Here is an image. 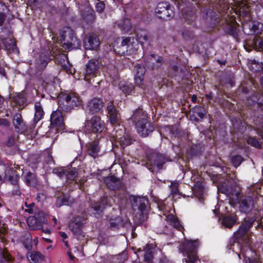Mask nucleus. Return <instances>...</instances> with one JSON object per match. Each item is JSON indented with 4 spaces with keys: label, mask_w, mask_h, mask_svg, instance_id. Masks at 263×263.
<instances>
[{
    "label": "nucleus",
    "mask_w": 263,
    "mask_h": 263,
    "mask_svg": "<svg viewBox=\"0 0 263 263\" xmlns=\"http://www.w3.org/2000/svg\"><path fill=\"white\" fill-rule=\"evenodd\" d=\"M117 257V259L119 260V262L122 263L128 258L127 252L126 251L122 252L121 254L118 255Z\"/></svg>",
    "instance_id": "obj_50"
},
{
    "label": "nucleus",
    "mask_w": 263,
    "mask_h": 263,
    "mask_svg": "<svg viewBox=\"0 0 263 263\" xmlns=\"http://www.w3.org/2000/svg\"><path fill=\"white\" fill-rule=\"evenodd\" d=\"M60 235L63 239H66L67 237V234L65 232H60Z\"/></svg>",
    "instance_id": "obj_59"
},
{
    "label": "nucleus",
    "mask_w": 263,
    "mask_h": 263,
    "mask_svg": "<svg viewBox=\"0 0 263 263\" xmlns=\"http://www.w3.org/2000/svg\"><path fill=\"white\" fill-rule=\"evenodd\" d=\"M200 245L198 239L186 240L185 242L179 247L181 252L186 255L187 259H183V261L186 263H194L197 259V250Z\"/></svg>",
    "instance_id": "obj_6"
},
{
    "label": "nucleus",
    "mask_w": 263,
    "mask_h": 263,
    "mask_svg": "<svg viewBox=\"0 0 263 263\" xmlns=\"http://www.w3.org/2000/svg\"><path fill=\"white\" fill-rule=\"evenodd\" d=\"M14 140L13 137H10L7 142V145L9 146L12 145L14 143Z\"/></svg>",
    "instance_id": "obj_57"
},
{
    "label": "nucleus",
    "mask_w": 263,
    "mask_h": 263,
    "mask_svg": "<svg viewBox=\"0 0 263 263\" xmlns=\"http://www.w3.org/2000/svg\"><path fill=\"white\" fill-rule=\"evenodd\" d=\"M103 105L104 102L101 99L93 98L88 102L87 108L91 113H96L102 109Z\"/></svg>",
    "instance_id": "obj_19"
},
{
    "label": "nucleus",
    "mask_w": 263,
    "mask_h": 263,
    "mask_svg": "<svg viewBox=\"0 0 263 263\" xmlns=\"http://www.w3.org/2000/svg\"><path fill=\"white\" fill-rule=\"evenodd\" d=\"M234 10H230L231 14L234 13L239 17V21L242 25L243 32L248 35H253L251 45L252 47L259 51H263V35H261L263 29V24L258 21H251L250 8L246 5V3H240L239 6L234 8ZM226 18L227 32L236 37L238 35V29L237 26L238 24L236 21V17L234 15L229 16Z\"/></svg>",
    "instance_id": "obj_1"
},
{
    "label": "nucleus",
    "mask_w": 263,
    "mask_h": 263,
    "mask_svg": "<svg viewBox=\"0 0 263 263\" xmlns=\"http://www.w3.org/2000/svg\"><path fill=\"white\" fill-rule=\"evenodd\" d=\"M221 203H222V201H220V202H218L217 204L215 206V208L214 210H213V213L217 215L219 210V208L221 205L220 204Z\"/></svg>",
    "instance_id": "obj_55"
},
{
    "label": "nucleus",
    "mask_w": 263,
    "mask_h": 263,
    "mask_svg": "<svg viewBox=\"0 0 263 263\" xmlns=\"http://www.w3.org/2000/svg\"><path fill=\"white\" fill-rule=\"evenodd\" d=\"M120 218H117L115 219V222L110 221V227L112 228L118 227L119 226Z\"/></svg>",
    "instance_id": "obj_54"
},
{
    "label": "nucleus",
    "mask_w": 263,
    "mask_h": 263,
    "mask_svg": "<svg viewBox=\"0 0 263 263\" xmlns=\"http://www.w3.org/2000/svg\"><path fill=\"white\" fill-rule=\"evenodd\" d=\"M11 257L7 253H0V263H2L3 261H9Z\"/></svg>",
    "instance_id": "obj_51"
},
{
    "label": "nucleus",
    "mask_w": 263,
    "mask_h": 263,
    "mask_svg": "<svg viewBox=\"0 0 263 263\" xmlns=\"http://www.w3.org/2000/svg\"><path fill=\"white\" fill-rule=\"evenodd\" d=\"M4 175H0V183H2L4 182L5 178L6 177V174L5 173H4Z\"/></svg>",
    "instance_id": "obj_58"
},
{
    "label": "nucleus",
    "mask_w": 263,
    "mask_h": 263,
    "mask_svg": "<svg viewBox=\"0 0 263 263\" xmlns=\"http://www.w3.org/2000/svg\"><path fill=\"white\" fill-rule=\"evenodd\" d=\"M237 220L235 215L224 216L221 219V224L226 228H231L236 222Z\"/></svg>",
    "instance_id": "obj_27"
},
{
    "label": "nucleus",
    "mask_w": 263,
    "mask_h": 263,
    "mask_svg": "<svg viewBox=\"0 0 263 263\" xmlns=\"http://www.w3.org/2000/svg\"><path fill=\"white\" fill-rule=\"evenodd\" d=\"M12 184L15 185L17 183V177H15V179L14 180L12 181Z\"/></svg>",
    "instance_id": "obj_63"
},
{
    "label": "nucleus",
    "mask_w": 263,
    "mask_h": 263,
    "mask_svg": "<svg viewBox=\"0 0 263 263\" xmlns=\"http://www.w3.org/2000/svg\"><path fill=\"white\" fill-rule=\"evenodd\" d=\"M92 208L95 211L93 213L95 216L98 217L101 214L103 209V206L100 203H97L96 205H94Z\"/></svg>",
    "instance_id": "obj_47"
},
{
    "label": "nucleus",
    "mask_w": 263,
    "mask_h": 263,
    "mask_svg": "<svg viewBox=\"0 0 263 263\" xmlns=\"http://www.w3.org/2000/svg\"><path fill=\"white\" fill-rule=\"evenodd\" d=\"M24 181L29 186H34L36 183V179L33 173L28 172L27 174L24 173Z\"/></svg>",
    "instance_id": "obj_37"
},
{
    "label": "nucleus",
    "mask_w": 263,
    "mask_h": 263,
    "mask_svg": "<svg viewBox=\"0 0 263 263\" xmlns=\"http://www.w3.org/2000/svg\"><path fill=\"white\" fill-rule=\"evenodd\" d=\"M104 128V123L98 116H93L90 120H86L84 126V132L87 133L100 134Z\"/></svg>",
    "instance_id": "obj_10"
},
{
    "label": "nucleus",
    "mask_w": 263,
    "mask_h": 263,
    "mask_svg": "<svg viewBox=\"0 0 263 263\" xmlns=\"http://www.w3.org/2000/svg\"><path fill=\"white\" fill-rule=\"evenodd\" d=\"M248 65L250 70L253 72H257L263 71V63H259L255 60H250L248 61Z\"/></svg>",
    "instance_id": "obj_33"
},
{
    "label": "nucleus",
    "mask_w": 263,
    "mask_h": 263,
    "mask_svg": "<svg viewBox=\"0 0 263 263\" xmlns=\"http://www.w3.org/2000/svg\"><path fill=\"white\" fill-rule=\"evenodd\" d=\"M254 200L252 197L249 196L243 199L239 205V210L241 212H250L254 207Z\"/></svg>",
    "instance_id": "obj_20"
},
{
    "label": "nucleus",
    "mask_w": 263,
    "mask_h": 263,
    "mask_svg": "<svg viewBox=\"0 0 263 263\" xmlns=\"http://www.w3.org/2000/svg\"><path fill=\"white\" fill-rule=\"evenodd\" d=\"M149 62L153 64V68L159 66V64L161 62V58L160 57L152 54L150 55Z\"/></svg>",
    "instance_id": "obj_43"
},
{
    "label": "nucleus",
    "mask_w": 263,
    "mask_h": 263,
    "mask_svg": "<svg viewBox=\"0 0 263 263\" xmlns=\"http://www.w3.org/2000/svg\"><path fill=\"white\" fill-rule=\"evenodd\" d=\"M42 231L46 234H49V233H50V232H51L50 230L48 228H46L45 229H43Z\"/></svg>",
    "instance_id": "obj_60"
},
{
    "label": "nucleus",
    "mask_w": 263,
    "mask_h": 263,
    "mask_svg": "<svg viewBox=\"0 0 263 263\" xmlns=\"http://www.w3.org/2000/svg\"><path fill=\"white\" fill-rule=\"evenodd\" d=\"M193 112L194 113L193 116L197 115L200 118L202 119L205 114V110L202 107L196 106L193 108Z\"/></svg>",
    "instance_id": "obj_41"
},
{
    "label": "nucleus",
    "mask_w": 263,
    "mask_h": 263,
    "mask_svg": "<svg viewBox=\"0 0 263 263\" xmlns=\"http://www.w3.org/2000/svg\"><path fill=\"white\" fill-rule=\"evenodd\" d=\"M99 68V63L97 60H89L86 65V72L84 79L88 83H91V79L97 76Z\"/></svg>",
    "instance_id": "obj_12"
},
{
    "label": "nucleus",
    "mask_w": 263,
    "mask_h": 263,
    "mask_svg": "<svg viewBox=\"0 0 263 263\" xmlns=\"http://www.w3.org/2000/svg\"><path fill=\"white\" fill-rule=\"evenodd\" d=\"M63 45L68 50L78 49L80 46V41L76 37L73 31L68 27L63 28L60 32Z\"/></svg>",
    "instance_id": "obj_7"
},
{
    "label": "nucleus",
    "mask_w": 263,
    "mask_h": 263,
    "mask_svg": "<svg viewBox=\"0 0 263 263\" xmlns=\"http://www.w3.org/2000/svg\"><path fill=\"white\" fill-rule=\"evenodd\" d=\"M255 220V218L245 219V222L234 233V242L230 248L236 253L239 259L243 257L244 263H261L257 257H254L256 254L248 247L250 239L249 230Z\"/></svg>",
    "instance_id": "obj_2"
},
{
    "label": "nucleus",
    "mask_w": 263,
    "mask_h": 263,
    "mask_svg": "<svg viewBox=\"0 0 263 263\" xmlns=\"http://www.w3.org/2000/svg\"><path fill=\"white\" fill-rule=\"evenodd\" d=\"M247 141L249 144L256 148H260L261 146V144L255 138H249Z\"/></svg>",
    "instance_id": "obj_48"
},
{
    "label": "nucleus",
    "mask_w": 263,
    "mask_h": 263,
    "mask_svg": "<svg viewBox=\"0 0 263 263\" xmlns=\"http://www.w3.org/2000/svg\"><path fill=\"white\" fill-rule=\"evenodd\" d=\"M132 118L135 122L137 132L140 136L146 137L154 130V126L148 120L146 112L142 109L136 110Z\"/></svg>",
    "instance_id": "obj_3"
},
{
    "label": "nucleus",
    "mask_w": 263,
    "mask_h": 263,
    "mask_svg": "<svg viewBox=\"0 0 263 263\" xmlns=\"http://www.w3.org/2000/svg\"><path fill=\"white\" fill-rule=\"evenodd\" d=\"M60 107L65 111L80 104L78 96L73 92H64L58 97Z\"/></svg>",
    "instance_id": "obj_8"
},
{
    "label": "nucleus",
    "mask_w": 263,
    "mask_h": 263,
    "mask_svg": "<svg viewBox=\"0 0 263 263\" xmlns=\"http://www.w3.org/2000/svg\"><path fill=\"white\" fill-rule=\"evenodd\" d=\"M217 191L224 194L229 198L230 201L234 203L238 200L239 192L236 188L233 189L232 187H226L224 184H221L217 186Z\"/></svg>",
    "instance_id": "obj_16"
},
{
    "label": "nucleus",
    "mask_w": 263,
    "mask_h": 263,
    "mask_svg": "<svg viewBox=\"0 0 263 263\" xmlns=\"http://www.w3.org/2000/svg\"><path fill=\"white\" fill-rule=\"evenodd\" d=\"M163 215L165 216L166 220L174 228L181 231L183 229V227L181 226L178 219L173 214L166 215V213H164Z\"/></svg>",
    "instance_id": "obj_29"
},
{
    "label": "nucleus",
    "mask_w": 263,
    "mask_h": 263,
    "mask_svg": "<svg viewBox=\"0 0 263 263\" xmlns=\"http://www.w3.org/2000/svg\"><path fill=\"white\" fill-rule=\"evenodd\" d=\"M152 158L154 159V161L152 162L149 161L151 165L154 166H157L158 168H161L163 164L165 163V160L163 156L162 155H153Z\"/></svg>",
    "instance_id": "obj_34"
},
{
    "label": "nucleus",
    "mask_w": 263,
    "mask_h": 263,
    "mask_svg": "<svg viewBox=\"0 0 263 263\" xmlns=\"http://www.w3.org/2000/svg\"><path fill=\"white\" fill-rule=\"evenodd\" d=\"M82 16L87 23H91L95 18L93 11L89 7H86V10L82 13Z\"/></svg>",
    "instance_id": "obj_36"
},
{
    "label": "nucleus",
    "mask_w": 263,
    "mask_h": 263,
    "mask_svg": "<svg viewBox=\"0 0 263 263\" xmlns=\"http://www.w3.org/2000/svg\"><path fill=\"white\" fill-rule=\"evenodd\" d=\"M135 82L137 85L143 88L144 86V74L145 69L143 65H137L135 67Z\"/></svg>",
    "instance_id": "obj_17"
},
{
    "label": "nucleus",
    "mask_w": 263,
    "mask_h": 263,
    "mask_svg": "<svg viewBox=\"0 0 263 263\" xmlns=\"http://www.w3.org/2000/svg\"><path fill=\"white\" fill-rule=\"evenodd\" d=\"M105 8V5L102 2H98L96 5V9L97 11L101 12Z\"/></svg>",
    "instance_id": "obj_53"
},
{
    "label": "nucleus",
    "mask_w": 263,
    "mask_h": 263,
    "mask_svg": "<svg viewBox=\"0 0 263 263\" xmlns=\"http://www.w3.org/2000/svg\"><path fill=\"white\" fill-rule=\"evenodd\" d=\"M171 186L172 188L171 194L173 195V198L179 195L178 191V183L177 182H172Z\"/></svg>",
    "instance_id": "obj_46"
},
{
    "label": "nucleus",
    "mask_w": 263,
    "mask_h": 263,
    "mask_svg": "<svg viewBox=\"0 0 263 263\" xmlns=\"http://www.w3.org/2000/svg\"><path fill=\"white\" fill-rule=\"evenodd\" d=\"M100 151V146L98 141H93L89 143L88 153V154L93 158H96L99 156Z\"/></svg>",
    "instance_id": "obj_30"
},
{
    "label": "nucleus",
    "mask_w": 263,
    "mask_h": 263,
    "mask_svg": "<svg viewBox=\"0 0 263 263\" xmlns=\"http://www.w3.org/2000/svg\"><path fill=\"white\" fill-rule=\"evenodd\" d=\"M28 259L32 263H36L44 259V256L39 252H31L27 255Z\"/></svg>",
    "instance_id": "obj_35"
},
{
    "label": "nucleus",
    "mask_w": 263,
    "mask_h": 263,
    "mask_svg": "<svg viewBox=\"0 0 263 263\" xmlns=\"http://www.w3.org/2000/svg\"><path fill=\"white\" fill-rule=\"evenodd\" d=\"M6 10V6L3 3L0 2V25H1L4 22L5 17V13Z\"/></svg>",
    "instance_id": "obj_45"
},
{
    "label": "nucleus",
    "mask_w": 263,
    "mask_h": 263,
    "mask_svg": "<svg viewBox=\"0 0 263 263\" xmlns=\"http://www.w3.org/2000/svg\"><path fill=\"white\" fill-rule=\"evenodd\" d=\"M70 197L63 198L61 200L58 199L56 201V205L60 206L62 205H69V200Z\"/></svg>",
    "instance_id": "obj_49"
},
{
    "label": "nucleus",
    "mask_w": 263,
    "mask_h": 263,
    "mask_svg": "<svg viewBox=\"0 0 263 263\" xmlns=\"http://www.w3.org/2000/svg\"><path fill=\"white\" fill-rule=\"evenodd\" d=\"M197 97L196 96L194 95L192 97V100L193 102H195L196 100Z\"/></svg>",
    "instance_id": "obj_61"
},
{
    "label": "nucleus",
    "mask_w": 263,
    "mask_h": 263,
    "mask_svg": "<svg viewBox=\"0 0 263 263\" xmlns=\"http://www.w3.org/2000/svg\"><path fill=\"white\" fill-rule=\"evenodd\" d=\"M254 102H256L258 104H261L262 103L259 101V99L253 100Z\"/></svg>",
    "instance_id": "obj_64"
},
{
    "label": "nucleus",
    "mask_w": 263,
    "mask_h": 263,
    "mask_svg": "<svg viewBox=\"0 0 263 263\" xmlns=\"http://www.w3.org/2000/svg\"><path fill=\"white\" fill-rule=\"evenodd\" d=\"M119 26L121 29L128 31L130 29L132 24L128 18H125L123 19L122 22L119 24Z\"/></svg>",
    "instance_id": "obj_42"
},
{
    "label": "nucleus",
    "mask_w": 263,
    "mask_h": 263,
    "mask_svg": "<svg viewBox=\"0 0 263 263\" xmlns=\"http://www.w3.org/2000/svg\"><path fill=\"white\" fill-rule=\"evenodd\" d=\"M147 41V32L145 30H140L137 32V39L127 37L123 39L121 46L123 50H126L128 54H133L137 50L139 43L143 45Z\"/></svg>",
    "instance_id": "obj_4"
},
{
    "label": "nucleus",
    "mask_w": 263,
    "mask_h": 263,
    "mask_svg": "<svg viewBox=\"0 0 263 263\" xmlns=\"http://www.w3.org/2000/svg\"><path fill=\"white\" fill-rule=\"evenodd\" d=\"M35 113L34 117V122L36 124L41 120L44 115V112L43 108L40 103L36 102L34 105Z\"/></svg>",
    "instance_id": "obj_32"
},
{
    "label": "nucleus",
    "mask_w": 263,
    "mask_h": 263,
    "mask_svg": "<svg viewBox=\"0 0 263 263\" xmlns=\"http://www.w3.org/2000/svg\"><path fill=\"white\" fill-rule=\"evenodd\" d=\"M99 44L98 38L93 34L86 37L84 40V46L87 50L96 49L99 47Z\"/></svg>",
    "instance_id": "obj_18"
},
{
    "label": "nucleus",
    "mask_w": 263,
    "mask_h": 263,
    "mask_svg": "<svg viewBox=\"0 0 263 263\" xmlns=\"http://www.w3.org/2000/svg\"><path fill=\"white\" fill-rule=\"evenodd\" d=\"M24 237L25 239L22 238V241L25 247L27 250H31L32 249V243H33L35 246L37 245L39 242L38 238L36 237L32 240L31 235L29 232H26Z\"/></svg>",
    "instance_id": "obj_23"
},
{
    "label": "nucleus",
    "mask_w": 263,
    "mask_h": 263,
    "mask_svg": "<svg viewBox=\"0 0 263 263\" xmlns=\"http://www.w3.org/2000/svg\"><path fill=\"white\" fill-rule=\"evenodd\" d=\"M84 218L77 216L73 218L69 224V230L78 238H79L81 236H84L82 231L84 224Z\"/></svg>",
    "instance_id": "obj_13"
},
{
    "label": "nucleus",
    "mask_w": 263,
    "mask_h": 263,
    "mask_svg": "<svg viewBox=\"0 0 263 263\" xmlns=\"http://www.w3.org/2000/svg\"><path fill=\"white\" fill-rule=\"evenodd\" d=\"M119 87L122 91L126 94L129 93L133 89V86L127 82L120 83Z\"/></svg>",
    "instance_id": "obj_40"
},
{
    "label": "nucleus",
    "mask_w": 263,
    "mask_h": 263,
    "mask_svg": "<svg viewBox=\"0 0 263 263\" xmlns=\"http://www.w3.org/2000/svg\"><path fill=\"white\" fill-rule=\"evenodd\" d=\"M104 182L109 189L113 190L119 189L121 184L120 180L112 176L105 178Z\"/></svg>",
    "instance_id": "obj_25"
},
{
    "label": "nucleus",
    "mask_w": 263,
    "mask_h": 263,
    "mask_svg": "<svg viewBox=\"0 0 263 263\" xmlns=\"http://www.w3.org/2000/svg\"><path fill=\"white\" fill-rule=\"evenodd\" d=\"M50 60L49 57L48 55L44 54L41 55L40 59L37 60V64L39 68L43 69L47 65Z\"/></svg>",
    "instance_id": "obj_39"
},
{
    "label": "nucleus",
    "mask_w": 263,
    "mask_h": 263,
    "mask_svg": "<svg viewBox=\"0 0 263 263\" xmlns=\"http://www.w3.org/2000/svg\"><path fill=\"white\" fill-rule=\"evenodd\" d=\"M44 240L49 242V243H51L52 242V241L50 239H49V238H44Z\"/></svg>",
    "instance_id": "obj_62"
},
{
    "label": "nucleus",
    "mask_w": 263,
    "mask_h": 263,
    "mask_svg": "<svg viewBox=\"0 0 263 263\" xmlns=\"http://www.w3.org/2000/svg\"><path fill=\"white\" fill-rule=\"evenodd\" d=\"M222 3H223L222 6H221L220 5V6L222 8L221 11H224L226 10V8L227 7V4L226 1L225 0H223Z\"/></svg>",
    "instance_id": "obj_56"
},
{
    "label": "nucleus",
    "mask_w": 263,
    "mask_h": 263,
    "mask_svg": "<svg viewBox=\"0 0 263 263\" xmlns=\"http://www.w3.org/2000/svg\"><path fill=\"white\" fill-rule=\"evenodd\" d=\"M192 190L195 194L201 195L203 192V183L200 180L195 181Z\"/></svg>",
    "instance_id": "obj_38"
},
{
    "label": "nucleus",
    "mask_w": 263,
    "mask_h": 263,
    "mask_svg": "<svg viewBox=\"0 0 263 263\" xmlns=\"http://www.w3.org/2000/svg\"><path fill=\"white\" fill-rule=\"evenodd\" d=\"M155 13L162 19H169L174 15V12L170 6L165 2L160 3L155 9Z\"/></svg>",
    "instance_id": "obj_14"
},
{
    "label": "nucleus",
    "mask_w": 263,
    "mask_h": 263,
    "mask_svg": "<svg viewBox=\"0 0 263 263\" xmlns=\"http://www.w3.org/2000/svg\"><path fill=\"white\" fill-rule=\"evenodd\" d=\"M129 199L135 212L136 218L140 220H144L147 217L148 211L147 198L143 196L130 195L129 196Z\"/></svg>",
    "instance_id": "obj_5"
},
{
    "label": "nucleus",
    "mask_w": 263,
    "mask_h": 263,
    "mask_svg": "<svg viewBox=\"0 0 263 263\" xmlns=\"http://www.w3.org/2000/svg\"><path fill=\"white\" fill-rule=\"evenodd\" d=\"M50 122L52 125L62 127L63 125V117L61 111L57 109L51 115Z\"/></svg>",
    "instance_id": "obj_22"
},
{
    "label": "nucleus",
    "mask_w": 263,
    "mask_h": 263,
    "mask_svg": "<svg viewBox=\"0 0 263 263\" xmlns=\"http://www.w3.org/2000/svg\"><path fill=\"white\" fill-rule=\"evenodd\" d=\"M25 206L26 208L23 207V209L25 210V212H27L29 213H31L33 212V208L35 204L34 203L32 202L29 204H28L27 202H25Z\"/></svg>",
    "instance_id": "obj_52"
},
{
    "label": "nucleus",
    "mask_w": 263,
    "mask_h": 263,
    "mask_svg": "<svg viewBox=\"0 0 263 263\" xmlns=\"http://www.w3.org/2000/svg\"><path fill=\"white\" fill-rule=\"evenodd\" d=\"M252 3L254 4L253 5L250 6L246 1H237L235 2L232 6H231V10H234L235 8L237 6H239L240 3H246V5L249 7L250 10L251 9V7H255V9L257 11H260L261 10H263V0H252Z\"/></svg>",
    "instance_id": "obj_24"
},
{
    "label": "nucleus",
    "mask_w": 263,
    "mask_h": 263,
    "mask_svg": "<svg viewBox=\"0 0 263 263\" xmlns=\"http://www.w3.org/2000/svg\"><path fill=\"white\" fill-rule=\"evenodd\" d=\"M2 41L7 50L9 52L18 53L19 51L16 46L15 42L13 39H2Z\"/></svg>",
    "instance_id": "obj_28"
},
{
    "label": "nucleus",
    "mask_w": 263,
    "mask_h": 263,
    "mask_svg": "<svg viewBox=\"0 0 263 263\" xmlns=\"http://www.w3.org/2000/svg\"><path fill=\"white\" fill-rule=\"evenodd\" d=\"M144 260L147 263H170L161 251L148 243L145 249Z\"/></svg>",
    "instance_id": "obj_9"
},
{
    "label": "nucleus",
    "mask_w": 263,
    "mask_h": 263,
    "mask_svg": "<svg viewBox=\"0 0 263 263\" xmlns=\"http://www.w3.org/2000/svg\"><path fill=\"white\" fill-rule=\"evenodd\" d=\"M108 116L111 124H115L118 122L120 115L116 109L115 108L112 103L110 102L107 107Z\"/></svg>",
    "instance_id": "obj_21"
},
{
    "label": "nucleus",
    "mask_w": 263,
    "mask_h": 263,
    "mask_svg": "<svg viewBox=\"0 0 263 263\" xmlns=\"http://www.w3.org/2000/svg\"><path fill=\"white\" fill-rule=\"evenodd\" d=\"M44 213L39 211L33 216H29L27 220L28 227L31 230H36L42 229L43 224L47 223Z\"/></svg>",
    "instance_id": "obj_11"
},
{
    "label": "nucleus",
    "mask_w": 263,
    "mask_h": 263,
    "mask_svg": "<svg viewBox=\"0 0 263 263\" xmlns=\"http://www.w3.org/2000/svg\"><path fill=\"white\" fill-rule=\"evenodd\" d=\"M13 123L18 132L23 133L25 131V125L20 114H16L14 115Z\"/></svg>",
    "instance_id": "obj_26"
},
{
    "label": "nucleus",
    "mask_w": 263,
    "mask_h": 263,
    "mask_svg": "<svg viewBox=\"0 0 263 263\" xmlns=\"http://www.w3.org/2000/svg\"><path fill=\"white\" fill-rule=\"evenodd\" d=\"M53 173L57 175L60 178L65 177L68 181L73 180L78 175L76 168L64 169L62 167L53 169Z\"/></svg>",
    "instance_id": "obj_15"
},
{
    "label": "nucleus",
    "mask_w": 263,
    "mask_h": 263,
    "mask_svg": "<svg viewBox=\"0 0 263 263\" xmlns=\"http://www.w3.org/2000/svg\"><path fill=\"white\" fill-rule=\"evenodd\" d=\"M243 161V158L239 155L234 156L231 158V162L235 167H238Z\"/></svg>",
    "instance_id": "obj_44"
},
{
    "label": "nucleus",
    "mask_w": 263,
    "mask_h": 263,
    "mask_svg": "<svg viewBox=\"0 0 263 263\" xmlns=\"http://www.w3.org/2000/svg\"><path fill=\"white\" fill-rule=\"evenodd\" d=\"M116 141V144L118 145V143L122 147L129 145L133 142L132 139L126 134H125L122 137L117 138Z\"/></svg>",
    "instance_id": "obj_31"
}]
</instances>
